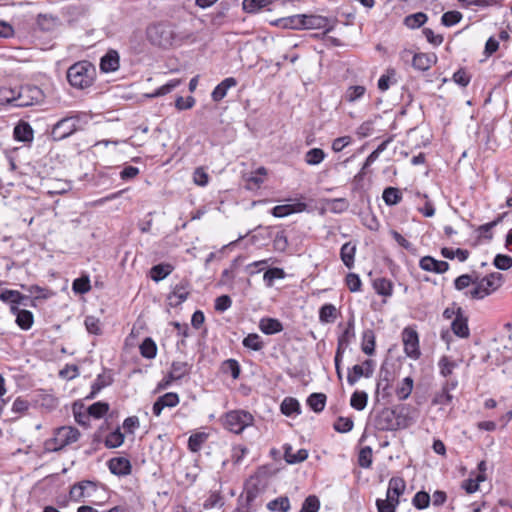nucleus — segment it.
Listing matches in <instances>:
<instances>
[{
    "label": "nucleus",
    "mask_w": 512,
    "mask_h": 512,
    "mask_svg": "<svg viewBox=\"0 0 512 512\" xmlns=\"http://www.w3.org/2000/svg\"><path fill=\"white\" fill-rule=\"evenodd\" d=\"M96 76L95 66L89 61H79L69 67L67 80L70 85L77 89L90 87Z\"/></svg>",
    "instance_id": "obj_1"
},
{
    "label": "nucleus",
    "mask_w": 512,
    "mask_h": 512,
    "mask_svg": "<svg viewBox=\"0 0 512 512\" xmlns=\"http://www.w3.org/2000/svg\"><path fill=\"white\" fill-rule=\"evenodd\" d=\"M148 41L155 46L168 48L180 42L174 27L168 23H156L146 30Z\"/></svg>",
    "instance_id": "obj_2"
},
{
    "label": "nucleus",
    "mask_w": 512,
    "mask_h": 512,
    "mask_svg": "<svg viewBox=\"0 0 512 512\" xmlns=\"http://www.w3.org/2000/svg\"><path fill=\"white\" fill-rule=\"evenodd\" d=\"M80 437L77 428L71 426H63L56 430L54 437L45 442V448L48 451H59L64 447L75 443Z\"/></svg>",
    "instance_id": "obj_3"
},
{
    "label": "nucleus",
    "mask_w": 512,
    "mask_h": 512,
    "mask_svg": "<svg viewBox=\"0 0 512 512\" xmlns=\"http://www.w3.org/2000/svg\"><path fill=\"white\" fill-rule=\"evenodd\" d=\"M44 98L42 90L34 85L15 86L14 107H27L40 103Z\"/></svg>",
    "instance_id": "obj_4"
},
{
    "label": "nucleus",
    "mask_w": 512,
    "mask_h": 512,
    "mask_svg": "<svg viewBox=\"0 0 512 512\" xmlns=\"http://www.w3.org/2000/svg\"><path fill=\"white\" fill-rule=\"evenodd\" d=\"M502 283V274L495 272L478 281L469 291L471 298L483 299L495 291Z\"/></svg>",
    "instance_id": "obj_5"
},
{
    "label": "nucleus",
    "mask_w": 512,
    "mask_h": 512,
    "mask_svg": "<svg viewBox=\"0 0 512 512\" xmlns=\"http://www.w3.org/2000/svg\"><path fill=\"white\" fill-rule=\"evenodd\" d=\"M253 421V416L242 410H234L228 412L224 417V426L229 431L239 434L241 433L247 426L251 425Z\"/></svg>",
    "instance_id": "obj_6"
},
{
    "label": "nucleus",
    "mask_w": 512,
    "mask_h": 512,
    "mask_svg": "<svg viewBox=\"0 0 512 512\" xmlns=\"http://www.w3.org/2000/svg\"><path fill=\"white\" fill-rule=\"evenodd\" d=\"M93 115L86 112L71 113L54 124L53 128H82L83 126L101 124L100 120L92 121Z\"/></svg>",
    "instance_id": "obj_7"
},
{
    "label": "nucleus",
    "mask_w": 512,
    "mask_h": 512,
    "mask_svg": "<svg viewBox=\"0 0 512 512\" xmlns=\"http://www.w3.org/2000/svg\"><path fill=\"white\" fill-rule=\"evenodd\" d=\"M402 340L406 355L412 359H418L421 352L417 332L414 329L405 328L402 332Z\"/></svg>",
    "instance_id": "obj_8"
},
{
    "label": "nucleus",
    "mask_w": 512,
    "mask_h": 512,
    "mask_svg": "<svg viewBox=\"0 0 512 512\" xmlns=\"http://www.w3.org/2000/svg\"><path fill=\"white\" fill-rule=\"evenodd\" d=\"M419 266L424 271L436 274H443L449 269V264L446 261L436 260L431 256L422 257L419 261Z\"/></svg>",
    "instance_id": "obj_9"
},
{
    "label": "nucleus",
    "mask_w": 512,
    "mask_h": 512,
    "mask_svg": "<svg viewBox=\"0 0 512 512\" xmlns=\"http://www.w3.org/2000/svg\"><path fill=\"white\" fill-rule=\"evenodd\" d=\"M366 365L368 366L367 371H364V366L354 365L351 370H349L347 375V382L353 386L355 385L361 377L369 378L372 376L374 371V363L372 360H366Z\"/></svg>",
    "instance_id": "obj_10"
},
{
    "label": "nucleus",
    "mask_w": 512,
    "mask_h": 512,
    "mask_svg": "<svg viewBox=\"0 0 512 512\" xmlns=\"http://www.w3.org/2000/svg\"><path fill=\"white\" fill-rule=\"evenodd\" d=\"M188 295L189 283L186 280H182L174 286L173 291L169 294V304L171 306H178L187 299Z\"/></svg>",
    "instance_id": "obj_11"
},
{
    "label": "nucleus",
    "mask_w": 512,
    "mask_h": 512,
    "mask_svg": "<svg viewBox=\"0 0 512 512\" xmlns=\"http://www.w3.org/2000/svg\"><path fill=\"white\" fill-rule=\"evenodd\" d=\"M179 396L177 393L169 392L162 396H160L157 401L153 404V414L155 416H160L162 410L165 407H175L179 404Z\"/></svg>",
    "instance_id": "obj_12"
},
{
    "label": "nucleus",
    "mask_w": 512,
    "mask_h": 512,
    "mask_svg": "<svg viewBox=\"0 0 512 512\" xmlns=\"http://www.w3.org/2000/svg\"><path fill=\"white\" fill-rule=\"evenodd\" d=\"M304 29H324L329 32L333 29L328 18L320 15H304Z\"/></svg>",
    "instance_id": "obj_13"
},
{
    "label": "nucleus",
    "mask_w": 512,
    "mask_h": 512,
    "mask_svg": "<svg viewBox=\"0 0 512 512\" xmlns=\"http://www.w3.org/2000/svg\"><path fill=\"white\" fill-rule=\"evenodd\" d=\"M307 208V205L303 202H297L294 204H284V205H277L272 210L271 213L274 217L282 218L289 216L293 213H300L305 211Z\"/></svg>",
    "instance_id": "obj_14"
},
{
    "label": "nucleus",
    "mask_w": 512,
    "mask_h": 512,
    "mask_svg": "<svg viewBox=\"0 0 512 512\" xmlns=\"http://www.w3.org/2000/svg\"><path fill=\"white\" fill-rule=\"evenodd\" d=\"M120 57L117 51L109 50L100 60V69L102 72H115L120 66Z\"/></svg>",
    "instance_id": "obj_15"
},
{
    "label": "nucleus",
    "mask_w": 512,
    "mask_h": 512,
    "mask_svg": "<svg viewBox=\"0 0 512 512\" xmlns=\"http://www.w3.org/2000/svg\"><path fill=\"white\" fill-rule=\"evenodd\" d=\"M436 61L437 57L433 53H416L413 55L412 66L419 71H427Z\"/></svg>",
    "instance_id": "obj_16"
},
{
    "label": "nucleus",
    "mask_w": 512,
    "mask_h": 512,
    "mask_svg": "<svg viewBox=\"0 0 512 512\" xmlns=\"http://www.w3.org/2000/svg\"><path fill=\"white\" fill-rule=\"evenodd\" d=\"M452 331L455 335L466 338L469 336L467 318L463 315L460 307H457V315L451 323Z\"/></svg>",
    "instance_id": "obj_17"
},
{
    "label": "nucleus",
    "mask_w": 512,
    "mask_h": 512,
    "mask_svg": "<svg viewBox=\"0 0 512 512\" xmlns=\"http://www.w3.org/2000/svg\"><path fill=\"white\" fill-rule=\"evenodd\" d=\"M237 83L234 77H227L222 80L212 91V100L215 102L221 101L227 95L228 90L235 87Z\"/></svg>",
    "instance_id": "obj_18"
},
{
    "label": "nucleus",
    "mask_w": 512,
    "mask_h": 512,
    "mask_svg": "<svg viewBox=\"0 0 512 512\" xmlns=\"http://www.w3.org/2000/svg\"><path fill=\"white\" fill-rule=\"evenodd\" d=\"M109 470L112 474L124 476L131 472L130 461L123 457L112 458L108 462Z\"/></svg>",
    "instance_id": "obj_19"
},
{
    "label": "nucleus",
    "mask_w": 512,
    "mask_h": 512,
    "mask_svg": "<svg viewBox=\"0 0 512 512\" xmlns=\"http://www.w3.org/2000/svg\"><path fill=\"white\" fill-rule=\"evenodd\" d=\"M376 426L379 430H394L396 428L394 411L390 409L382 410L376 418Z\"/></svg>",
    "instance_id": "obj_20"
},
{
    "label": "nucleus",
    "mask_w": 512,
    "mask_h": 512,
    "mask_svg": "<svg viewBox=\"0 0 512 512\" xmlns=\"http://www.w3.org/2000/svg\"><path fill=\"white\" fill-rule=\"evenodd\" d=\"M406 484L400 477H392L389 480L386 497L399 501V497L404 493Z\"/></svg>",
    "instance_id": "obj_21"
},
{
    "label": "nucleus",
    "mask_w": 512,
    "mask_h": 512,
    "mask_svg": "<svg viewBox=\"0 0 512 512\" xmlns=\"http://www.w3.org/2000/svg\"><path fill=\"white\" fill-rule=\"evenodd\" d=\"M366 94V87L363 85H351L347 87L342 99L347 103H356L361 101Z\"/></svg>",
    "instance_id": "obj_22"
},
{
    "label": "nucleus",
    "mask_w": 512,
    "mask_h": 512,
    "mask_svg": "<svg viewBox=\"0 0 512 512\" xmlns=\"http://www.w3.org/2000/svg\"><path fill=\"white\" fill-rule=\"evenodd\" d=\"M308 457V451L306 449H299L297 452L293 451V448L289 444L284 445V458L289 464H296L303 462Z\"/></svg>",
    "instance_id": "obj_23"
},
{
    "label": "nucleus",
    "mask_w": 512,
    "mask_h": 512,
    "mask_svg": "<svg viewBox=\"0 0 512 512\" xmlns=\"http://www.w3.org/2000/svg\"><path fill=\"white\" fill-rule=\"evenodd\" d=\"M259 329L266 335H273L283 330L282 323L275 318H262L259 322Z\"/></svg>",
    "instance_id": "obj_24"
},
{
    "label": "nucleus",
    "mask_w": 512,
    "mask_h": 512,
    "mask_svg": "<svg viewBox=\"0 0 512 512\" xmlns=\"http://www.w3.org/2000/svg\"><path fill=\"white\" fill-rule=\"evenodd\" d=\"M493 132L494 130H475L474 138L480 146L483 145L484 148L493 150L497 146L495 141H492Z\"/></svg>",
    "instance_id": "obj_25"
},
{
    "label": "nucleus",
    "mask_w": 512,
    "mask_h": 512,
    "mask_svg": "<svg viewBox=\"0 0 512 512\" xmlns=\"http://www.w3.org/2000/svg\"><path fill=\"white\" fill-rule=\"evenodd\" d=\"M172 271L173 266L171 264L161 263L151 268L150 275L155 282H159L170 275Z\"/></svg>",
    "instance_id": "obj_26"
},
{
    "label": "nucleus",
    "mask_w": 512,
    "mask_h": 512,
    "mask_svg": "<svg viewBox=\"0 0 512 512\" xmlns=\"http://www.w3.org/2000/svg\"><path fill=\"white\" fill-rule=\"evenodd\" d=\"M267 174V171L264 167L258 168L255 172H252L246 178V186L248 189H256L261 186L264 182V178Z\"/></svg>",
    "instance_id": "obj_27"
},
{
    "label": "nucleus",
    "mask_w": 512,
    "mask_h": 512,
    "mask_svg": "<svg viewBox=\"0 0 512 512\" xmlns=\"http://www.w3.org/2000/svg\"><path fill=\"white\" fill-rule=\"evenodd\" d=\"M355 252L356 245L352 244L351 242H347L341 247V260L347 268L353 267Z\"/></svg>",
    "instance_id": "obj_28"
},
{
    "label": "nucleus",
    "mask_w": 512,
    "mask_h": 512,
    "mask_svg": "<svg viewBox=\"0 0 512 512\" xmlns=\"http://www.w3.org/2000/svg\"><path fill=\"white\" fill-rule=\"evenodd\" d=\"M414 381L411 377H405L396 388V395L399 400H406L413 390Z\"/></svg>",
    "instance_id": "obj_29"
},
{
    "label": "nucleus",
    "mask_w": 512,
    "mask_h": 512,
    "mask_svg": "<svg viewBox=\"0 0 512 512\" xmlns=\"http://www.w3.org/2000/svg\"><path fill=\"white\" fill-rule=\"evenodd\" d=\"M28 297L22 295L20 292L16 290H3L0 293V300L4 303H11V304H24L23 301L27 300Z\"/></svg>",
    "instance_id": "obj_30"
},
{
    "label": "nucleus",
    "mask_w": 512,
    "mask_h": 512,
    "mask_svg": "<svg viewBox=\"0 0 512 512\" xmlns=\"http://www.w3.org/2000/svg\"><path fill=\"white\" fill-rule=\"evenodd\" d=\"M428 17L423 12L410 14L404 18V24L410 29H416L426 23Z\"/></svg>",
    "instance_id": "obj_31"
},
{
    "label": "nucleus",
    "mask_w": 512,
    "mask_h": 512,
    "mask_svg": "<svg viewBox=\"0 0 512 512\" xmlns=\"http://www.w3.org/2000/svg\"><path fill=\"white\" fill-rule=\"evenodd\" d=\"M190 366L187 362L175 361L171 365L170 379L179 380L189 373Z\"/></svg>",
    "instance_id": "obj_32"
},
{
    "label": "nucleus",
    "mask_w": 512,
    "mask_h": 512,
    "mask_svg": "<svg viewBox=\"0 0 512 512\" xmlns=\"http://www.w3.org/2000/svg\"><path fill=\"white\" fill-rule=\"evenodd\" d=\"M140 353L144 358L153 359L157 355V345L151 338H145L141 343Z\"/></svg>",
    "instance_id": "obj_33"
},
{
    "label": "nucleus",
    "mask_w": 512,
    "mask_h": 512,
    "mask_svg": "<svg viewBox=\"0 0 512 512\" xmlns=\"http://www.w3.org/2000/svg\"><path fill=\"white\" fill-rule=\"evenodd\" d=\"M307 404L314 412H321L326 404V395L323 393H312L308 399Z\"/></svg>",
    "instance_id": "obj_34"
},
{
    "label": "nucleus",
    "mask_w": 512,
    "mask_h": 512,
    "mask_svg": "<svg viewBox=\"0 0 512 512\" xmlns=\"http://www.w3.org/2000/svg\"><path fill=\"white\" fill-rule=\"evenodd\" d=\"M354 337H355L354 323H353V321H350L348 323L347 328L344 330V332L338 338L337 350L344 351L345 348L349 345L351 339Z\"/></svg>",
    "instance_id": "obj_35"
},
{
    "label": "nucleus",
    "mask_w": 512,
    "mask_h": 512,
    "mask_svg": "<svg viewBox=\"0 0 512 512\" xmlns=\"http://www.w3.org/2000/svg\"><path fill=\"white\" fill-rule=\"evenodd\" d=\"M337 317V309L332 304H325L320 308L319 320L322 323H332Z\"/></svg>",
    "instance_id": "obj_36"
},
{
    "label": "nucleus",
    "mask_w": 512,
    "mask_h": 512,
    "mask_svg": "<svg viewBox=\"0 0 512 512\" xmlns=\"http://www.w3.org/2000/svg\"><path fill=\"white\" fill-rule=\"evenodd\" d=\"M362 351L367 355H372L375 350V335L373 330L367 329L363 332Z\"/></svg>",
    "instance_id": "obj_37"
},
{
    "label": "nucleus",
    "mask_w": 512,
    "mask_h": 512,
    "mask_svg": "<svg viewBox=\"0 0 512 512\" xmlns=\"http://www.w3.org/2000/svg\"><path fill=\"white\" fill-rule=\"evenodd\" d=\"M368 402V394L364 391H355L350 399L352 408L362 411L366 408Z\"/></svg>",
    "instance_id": "obj_38"
},
{
    "label": "nucleus",
    "mask_w": 512,
    "mask_h": 512,
    "mask_svg": "<svg viewBox=\"0 0 512 512\" xmlns=\"http://www.w3.org/2000/svg\"><path fill=\"white\" fill-rule=\"evenodd\" d=\"M244 347L253 351H260L264 347L261 337L256 333L248 334L242 341Z\"/></svg>",
    "instance_id": "obj_39"
},
{
    "label": "nucleus",
    "mask_w": 512,
    "mask_h": 512,
    "mask_svg": "<svg viewBox=\"0 0 512 512\" xmlns=\"http://www.w3.org/2000/svg\"><path fill=\"white\" fill-rule=\"evenodd\" d=\"M375 291L382 296H391L393 292V286L392 283L385 279V278H379L376 279L373 283Z\"/></svg>",
    "instance_id": "obj_40"
},
{
    "label": "nucleus",
    "mask_w": 512,
    "mask_h": 512,
    "mask_svg": "<svg viewBox=\"0 0 512 512\" xmlns=\"http://www.w3.org/2000/svg\"><path fill=\"white\" fill-rule=\"evenodd\" d=\"M33 322L34 317L32 312L28 310H22L21 312H18L16 323L21 329L29 330L32 327Z\"/></svg>",
    "instance_id": "obj_41"
},
{
    "label": "nucleus",
    "mask_w": 512,
    "mask_h": 512,
    "mask_svg": "<svg viewBox=\"0 0 512 512\" xmlns=\"http://www.w3.org/2000/svg\"><path fill=\"white\" fill-rule=\"evenodd\" d=\"M299 410L300 404L294 398L287 397L281 404V412L286 416H292L294 413H299Z\"/></svg>",
    "instance_id": "obj_42"
},
{
    "label": "nucleus",
    "mask_w": 512,
    "mask_h": 512,
    "mask_svg": "<svg viewBox=\"0 0 512 512\" xmlns=\"http://www.w3.org/2000/svg\"><path fill=\"white\" fill-rule=\"evenodd\" d=\"M382 198L387 205H389V206L396 205L401 200V192L397 188L387 187L383 191Z\"/></svg>",
    "instance_id": "obj_43"
},
{
    "label": "nucleus",
    "mask_w": 512,
    "mask_h": 512,
    "mask_svg": "<svg viewBox=\"0 0 512 512\" xmlns=\"http://www.w3.org/2000/svg\"><path fill=\"white\" fill-rule=\"evenodd\" d=\"M15 87L0 86V105H10L14 107Z\"/></svg>",
    "instance_id": "obj_44"
},
{
    "label": "nucleus",
    "mask_w": 512,
    "mask_h": 512,
    "mask_svg": "<svg viewBox=\"0 0 512 512\" xmlns=\"http://www.w3.org/2000/svg\"><path fill=\"white\" fill-rule=\"evenodd\" d=\"M124 442V435L121 433L120 429L117 428L115 431L109 433L105 439V446L107 448H117L121 446Z\"/></svg>",
    "instance_id": "obj_45"
},
{
    "label": "nucleus",
    "mask_w": 512,
    "mask_h": 512,
    "mask_svg": "<svg viewBox=\"0 0 512 512\" xmlns=\"http://www.w3.org/2000/svg\"><path fill=\"white\" fill-rule=\"evenodd\" d=\"M325 158V153L320 148H313L306 152L305 162L309 165H318Z\"/></svg>",
    "instance_id": "obj_46"
},
{
    "label": "nucleus",
    "mask_w": 512,
    "mask_h": 512,
    "mask_svg": "<svg viewBox=\"0 0 512 512\" xmlns=\"http://www.w3.org/2000/svg\"><path fill=\"white\" fill-rule=\"evenodd\" d=\"M270 511L287 512L290 509V501L288 497H278L267 504Z\"/></svg>",
    "instance_id": "obj_47"
},
{
    "label": "nucleus",
    "mask_w": 512,
    "mask_h": 512,
    "mask_svg": "<svg viewBox=\"0 0 512 512\" xmlns=\"http://www.w3.org/2000/svg\"><path fill=\"white\" fill-rule=\"evenodd\" d=\"M463 18V15L459 11H448L445 12L441 17V23L446 27H451L459 23Z\"/></svg>",
    "instance_id": "obj_48"
},
{
    "label": "nucleus",
    "mask_w": 512,
    "mask_h": 512,
    "mask_svg": "<svg viewBox=\"0 0 512 512\" xmlns=\"http://www.w3.org/2000/svg\"><path fill=\"white\" fill-rule=\"evenodd\" d=\"M358 464L360 467L368 469L372 465V449L369 446L361 448L358 455Z\"/></svg>",
    "instance_id": "obj_49"
},
{
    "label": "nucleus",
    "mask_w": 512,
    "mask_h": 512,
    "mask_svg": "<svg viewBox=\"0 0 512 512\" xmlns=\"http://www.w3.org/2000/svg\"><path fill=\"white\" fill-rule=\"evenodd\" d=\"M181 83V80L179 79H172L166 84L162 85L158 89H156L152 94L149 95V97H159L164 96L171 91H173L176 87H178Z\"/></svg>",
    "instance_id": "obj_50"
},
{
    "label": "nucleus",
    "mask_w": 512,
    "mask_h": 512,
    "mask_svg": "<svg viewBox=\"0 0 512 512\" xmlns=\"http://www.w3.org/2000/svg\"><path fill=\"white\" fill-rule=\"evenodd\" d=\"M72 289L74 292L79 294L87 293L91 289L89 277L82 276L75 279L72 284Z\"/></svg>",
    "instance_id": "obj_51"
},
{
    "label": "nucleus",
    "mask_w": 512,
    "mask_h": 512,
    "mask_svg": "<svg viewBox=\"0 0 512 512\" xmlns=\"http://www.w3.org/2000/svg\"><path fill=\"white\" fill-rule=\"evenodd\" d=\"M399 501L392 500L388 497L386 499H377L376 506L378 512H395Z\"/></svg>",
    "instance_id": "obj_52"
},
{
    "label": "nucleus",
    "mask_w": 512,
    "mask_h": 512,
    "mask_svg": "<svg viewBox=\"0 0 512 512\" xmlns=\"http://www.w3.org/2000/svg\"><path fill=\"white\" fill-rule=\"evenodd\" d=\"M108 410L109 406L107 403L96 402L88 408V414L89 416H93L94 418L99 419L102 416H104L108 412Z\"/></svg>",
    "instance_id": "obj_53"
},
{
    "label": "nucleus",
    "mask_w": 512,
    "mask_h": 512,
    "mask_svg": "<svg viewBox=\"0 0 512 512\" xmlns=\"http://www.w3.org/2000/svg\"><path fill=\"white\" fill-rule=\"evenodd\" d=\"M91 484V482L86 481L73 485L72 488L70 489V498L74 501H79L81 498L85 496L86 487Z\"/></svg>",
    "instance_id": "obj_54"
},
{
    "label": "nucleus",
    "mask_w": 512,
    "mask_h": 512,
    "mask_svg": "<svg viewBox=\"0 0 512 512\" xmlns=\"http://www.w3.org/2000/svg\"><path fill=\"white\" fill-rule=\"evenodd\" d=\"M319 508V499L315 495H310L304 500L300 512H318Z\"/></svg>",
    "instance_id": "obj_55"
},
{
    "label": "nucleus",
    "mask_w": 512,
    "mask_h": 512,
    "mask_svg": "<svg viewBox=\"0 0 512 512\" xmlns=\"http://www.w3.org/2000/svg\"><path fill=\"white\" fill-rule=\"evenodd\" d=\"M353 426V420L345 417H339L333 425L334 429L340 433H347L351 431Z\"/></svg>",
    "instance_id": "obj_56"
},
{
    "label": "nucleus",
    "mask_w": 512,
    "mask_h": 512,
    "mask_svg": "<svg viewBox=\"0 0 512 512\" xmlns=\"http://www.w3.org/2000/svg\"><path fill=\"white\" fill-rule=\"evenodd\" d=\"M85 327L87 331L91 334L99 335L101 334V322L98 318L94 316H87L85 318Z\"/></svg>",
    "instance_id": "obj_57"
},
{
    "label": "nucleus",
    "mask_w": 512,
    "mask_h": 512,
    "mask_svg": "<svg viewBox=\"0 0 512 512\" xmlns=\"http://www.w3.org/2000/svg\"><path fill=\"white\" fill-rule=\"evenodd\" d=\"M440 374L447 377L452 374L453 369L456 367L455 362L451 361L448 357L443 356L438 363Z\"/></svg>",
    "instance_id": "obj_58"
},
{
    "label": "nucleus",
    "mask_w": 512,
    "mask_h": 512,
    "mask_svg": "<svg viewBox=\"0 0 512 512\" xmlns=\"http://www.w3.org/2000/svg\"><path fill=\"white\" fill-rule=\"evenodd\" d=\"M206 439V435L204 433H196L189 437L188 439V447L192 452H197L200 450L202 444Z\"/></svg>",
    "instance_id": "obj_59"
},
{
    "label": "nucleus",
    "mask_w": 512,
    "mask_h": 512,
    "mask_svg": "<svg viewBox=\"0 0 512 512\" xmlns=\"http://www.w3.org/2000/svg\"><path fill=\"white\" fill-rule=\"evenodd\" d=\"M221 506H223V499L219 492H212L203 504L205 509H212Z\"/></svg>",
    "instance_id": "obj_60"
},
{
    "label": "nucleus",
    "mask_w": 512,
    "mask_h": 512,
    "mask_svg": "<svg viewBox=\"0 0 512 512\" xmlns=\"http://www.w3.org/2000/svg\"><path fill=\"white\" fill-rule=\"evenodd\" d=\"M391 141V139H387L383 141L367 158L364 163L363 169L370 166L372 163H374L379 155L386 149L388 143Z\"/></svg>",
    "instance_id": "obj_61"
},
{
    "label": "nucleus",
    "mask_w": 512,
    "mask_h": 512,
    "mask_svg": "<svg viewBox=\"0 0 512 512\" xmlns=\"http://www.w3.org/2000/svg\"><path fill=\"white\" fill-rule=\"evenodd\" d=\"M413 505L418 509L427 508L430 502V496L426 492H417L413 497Z\"/></svg>",
    "instance_id": "obj_62"
},
{
    "label": "nucleus",
    "mask_w": 512,
    "mask_h": 512,
    "mask_svg": "<svg viewBox=\"0 0 512 512\" xmlns=\"http://www.w3.org/2000/svg\"><path fill=\"white\" fill-rule=\"evenodd\" d=\"M494 265L500 270H508L512 267V257L504 254H497L494 258Z\"/></svg>",
    "instance_id": "obj_63"
},
{
    "label": "nucleus",
    "mask_w": 512,
    "mask_h": 512,
    "mask_svg": "<svg viewBox=\"0 0 512 512\" xmlns=\"http://www.w3.org/2000/svg\"><path fill=\"white\" fill-rule=\"evenodd\" d=\"M193 181L196 185L204 187L209 182V176L202 167H198L193 173Z\"/></svg>",
    "instance_id": "obj_64"
}]
</instances>
